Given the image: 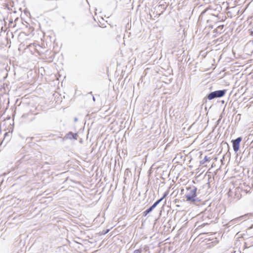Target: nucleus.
I'll return each mask as SVG.
<instances>
[{"instance_id": "nucleus-17", "label": "nucleus", "mask_w": 253, "mask_h": 253, "mask_svg": "<svg viewBox=\"0 0 253 253\" xmlns=\"http://www.w3.org/2000/svg\"><path fill=\"white\" fill-rule=\"evenodd\" d=\"M221 120V119H219L218 120V121H217V123L218 124L219 123V122Z\"/></svg>"}, {"instance_id": "nucleus-13", "label": "nucleus", "mask_w": 253, "mask_h": 253, "mask_svg": "<svg viewBox=\"0 0 253 253\" xmlns=\"http://www.w3.org/2000/svg\"><path fill=\"white\" fill-rule=\"evenodd\" d=\"M223 27H224V25H219V26L217 27V28H218V29H222L223 28Z\"/></svg>"}, {"instance_id": "nucleus-10", "label": "nucleus", "mask_w": 253, "mask_h": 253, "mask_svg": "<svg viewBox=\"0 0 253 253\" xmlns=\"http://www.w3.org/2000/svg\"><path fill=\"white\" fill-rule=\"evenodd\" d=\"M210 161V158L208 157V156H206L204 158V159L203 160H201L200 161V164L202 165H203L205 164V163Z\"/></svg>"}, {"instance_id": "nucleus-3", "label": "nucleus", "mask_w": 253, "mask_h": 253, "mask_svg": "<svg viewBox=\"0 0 253 253\" xmlns=\"http://www.w3.org/2000/svg\"><path fill=\"white\" fill-rule=\"evenodd\" d=\"M242 140V138L241 137H239L236 139L232 140L233 148L235 152H237L239 150L240 143Z\"/></svg>"}, {"instance_id": "nucleus-15", "label": "nucleus", "mask_w": 253, "mask_h": 253, "mask_svg": "<svg viewBox=\"0 0 253 253\" xmlns=\"http://www.w3.org/2000/svg\"><path fill=\"white\" fill-rule=\"evenodd\" d=\"M92 99H93V101H95V97H94V96H93L92 95Z\"/></svg>"}, {"instance_id": "nucleus-9", "label": "nucleus", "mask_w": 253, "mask_h": 253, "mask_svg": "<svg viewBox=\"0 0 253 253\" xmlns=\"http://www.w3.org/2000/svg\"><path fill=\"white\" fill-rule=\"evenodd\" d=\"M153 210V209H152V208H151V207H149L148 209H147L146 211H145L143 212V216H146L148 213L151 212Z\"/></svg>"}, {"instance_id": "nucleus-18", "label": "nucleus", "mask_w": 253, "mask_h": 253, "mask_svg": "<svg viewBox=\"0 0 253 253\" xmlns=\"http://www.w3.org/2000/svg\"><path fill=\"white\" fill-rule=\"evenodd\" d=\"M231 191L230 190L229 192H228V194L229 195V196H230V194H231Z\"/></svg>"}, {"instance_id": "nucleus-22", "label": "nucleus", "mask_w": 253, "mask_h": 253, "mask_svg": "<svg viewBox=\"0 0 253 253\" xmlns=\"http://www.w3.org/2000/svg\"><path fill=\"white\" fill-rule=\"evenodd\" d=\"M219 8L220 9H221V6H219Z\"/></svg>"}, {"instance_id": "nucleus-11", "label": "nucleus", "mask_w": 253, "mask_h": 253, "mask_svg": "<svg viewBox=\"0 0 253 253\" xmlns=\"http://www.w3.org/2000/svg\"><path fill=\"white\" fill-rule=\"evenodd\" d=\"M247 46L249 47H252L253 51V41L250 42L248 43Z\"/></svg>"}, {"instance_id": "nucleus-2", "label": "nucleus", "mask_w": 253, "mask_h": 253, "mask_svg": "<svg viewBox=\"0 0 253 253\" xmlns=\"http://www.w3.org/2000/svg\"><path fill=\"white\" fill-rule=\"evenodd\" d=\"M226 92V90H218L214 91L211 92L207 95L206 98L203 99V101H207V99L211 100L216 98H219L223 96Z\"/></svg>"}, {"instance_id": "nucleus-16", "label": "nucleus", "mask_w": 253, "mask_h": 253, "mask_svg": "<svg viewBox=\"0 0 253 253\" xmlns=\"http://www.w3.org/2000/svg\"><path fill=\"white\" fill-rule=\"evenodd\" d=\"M74 121H75V122H77L78 121V119L77 118H75L74 119Z\"/></svg>"}, {"instance_id": "nucleus-7", "label": "nucleus", "mask_w": 253, "mask_h": 253, "mask_svg": "<svg viewBox=\"0 0 253 253\" xmlns=\"http://www.w3.org/2000/svg\"><path fill=\"white\" fill-rule=\"evenodd\" d=\"M244 218L243 216H240L238 218H236L232 220H231L229 222V224H235V223H238L239 222H240L242 219H243Z\"/></svg>"}, {"instance_id": "nucleus-19", "label": "nucleus", "mask_w": 253, "mask_h": 253, "mask_svg": "<svg viewBox=\"0 0 253 253\" xmlns=\"http://www.w3.org/2000/svg\"><path fill=\"white\" fill-rule=\"evenodd\" d=\"M237 192H238V191H237V190L236 189L235 191V194H236L237 193Z\"/></svg>"}, {"instance_id": "nucleus-20", "label": "nucleus", "mask_w": 253, "mask_h": 253, "mask_svg": "<svg viewBox=\"0 0 253 253\" xmlns=\"http://www.w3.org/2000/svg\"><path fill=\"white\" fill-rule=\"evenodd\" d=\"M88 94H90L92 95V92H90Z\"/></svg>"}, {"instance_id": "nucleus-14", "label": "nucleus", "mask_w": 253, "mask_h": 253, "mask_svg": "<svg viewBox=\"0 0 253 253\" xmlns=\"http://www.w3.org/2000/svg\"><path fill=\"white\" fill-rule=\"evenodd\" d=\"M109 229H107V230H106V231L103 233V234H105L109 232Z\"/></svg>"}, {"instance_id": "nucleus-12", "label": "nucleus", "mask_w": 253, "mask_h": 253, "mask_svg": "<svg viewBox=\"0 0 253 253\" xmlns=\"http://www.w3.org/2000/svg\"><path fill=\"white\" fill-rule=\"evenodd\" d=\"M142 250L141 249L135 250L133 253H141Z\"/></svg>"}, {"instance_id": "nucleus-1", "label": "nucleus", "mask_w": 253, "mask_h": 253, "mask_svg": "<svg viewBox=\"0 0 253 253\" xmlns=\"http://www.w3.org/2000/svg\"><path fill=\"white\" fill-rule=\"evenodd\" d=\"M187 193L185 197L186 201L189 202L197 203L200 201V200L197 197V188L193 186L187 188Z\"/></svg>"}, {"instance_id": "nucleus-21", "label": "nucleus", "mask_w": 253, "mask_h": 253, "mask_svg": "<svg viewBox=\"0 0 253 253\" xmlns=\"http://www.w3.org/2000/svg\"><path fill=\"white\" fill-rule=\"evenodd\" d=\"M240 197L239 196L237 197V199H239Z\"/></svg>"}, {"instance_id": "nucleus-6", "label": "nucleus", "mask_w": 253, "mask_h": 253, "mask_svg": "<svg viewBox=\"0 0 253 253\" xmlns=\"http://www.w3.org/2000/svg\"><path fill=\"white\" fill-rule=\"evenodd\" d=\"M167 194L165 193L164 196L159 200L155 202L153 205L151 206V207L152 208V209L154 210V209L167 196Z\"/></svg>"}, {"instance_id": "nucleus-5", "label": "nucleus", "mask_w": 253, "mask_h": 253, "mask_svg": "<svg viewBox=\"0 0 253 253\" xmlns=\"http://www.w3.org/2000/svg\"><path fill=\"white\" fill-rule=\"evenodd\" d=\"M167 194L165 193L164 196L159 200L155 202L153 205L151 206V207L152 208V209L154 210V209L167 196Z\"/></svg>"}, {"instance_id": "nucleus-8", "label": "nucleus", "mask_w": 253, "mask_h": 253, "mask_svg": "<svg viewBox=\"0 0 253 253\" xmlns=\"http://www.w3.org/2000/svg\"><path fill=\"white\" fill-rule=\"evenodd\" d=\"M220 19V16L218 14L215 15V14H213L212 15L211 19L212 20L214 21L215 22H217L218 20Z\"/></svg>"}, {"instance_id": "nucleus-4", "label": "nucleus", "mask_w": 253, "mask_h": 253, "mask_svg": "<svg viewBox=\"0 0 253 253\" xmlns=\"http://www.w3.org/2000/svg\"><path fill=\"white\" fill-rule=\"evenodd\" d=\"M65 138L66 139H74L75 140H77L78 139V134L77 133H74L72 132H69L66 134L65 136Z\"/></svg>"}]
</instances>
